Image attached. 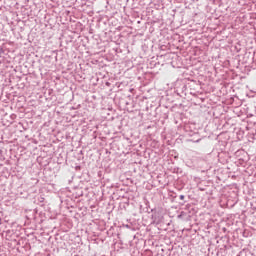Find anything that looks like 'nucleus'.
<instances>
[{
	"instance_id": "f03ea898",
	"label": "nucleus",
	"mask_w": 256,
	"mask_h": 256,
	"mask_svg": "<svg viewBox=\"0 0 256 256\" xmlns=\"http://www.w3.org/2000/svg\"><path fill=\"white\" fill-rule=\"evenodd\" d=\"M179 198L183 201L185 199V195H180Z\"/></svg>"
},
{
	"instance_id": "f257e3e1",
	"label": "nucleus",
	"mask_w": 256,
	"mask_h": 256,
	"mask_svg": "<svg viewBox=\"0 0 256 256\" xmlns=\"http://www.w3.org/2000/svg\"><path fill=\"white\" fill-rule=\"evenodd\" d=\"M3 53H5V50H3L2 47H0V57H1V55H2Z\"/></svg>"
}]
</instances>
